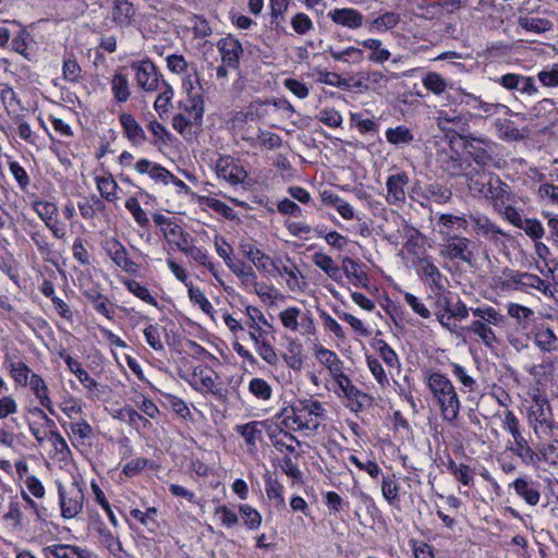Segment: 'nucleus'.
<instances>
[{"mask_svg": "<svg viewBox=\"0 0 558 558\" xmlns=\"http://www.w3.org/2000/svg\"><path fill=\"white\" fill-rule=\"evenodd\" d=\"M158 92L159 94L154 102V108L159 117L162 118L163 114L168 113L169 111L174 92L172 86L167 81L161 84V87Z\"/></svg>", "mask_w": 558, "mask_h": 558, "instance_id": "338daca9", "label": "nucleus"}, {"mask_svg": "<svg viewBox=\"0 0 558 558\" xmlns=\"http://www.w3.org/2000/svg\"><path fill=\"white\" fill-rule=\"evenodd\" d=\"M283 226L291 235L304 241L312 239L314 234H316L317 236L323 235L322 230L314 229L312 226H310L307 222L303 220L288 219L284 221Z\"/></svg>", "mask_w": 558, "mask_h": 558, "instance_id": "864d4df0", "label": "nucleus"}, {"mask_svg": "<svg viewBox=\"0 0 558 558\" xmlns=\"http://www.w3.org/2000/svg\"><path fill=\"white\" fill-rule=\"evenodd\" d=\"M501 289L506 291H521L531 293L538 291L548 296L553 294L549 281L542 279L539 276L520 270L508 269L504 271L501 279Z\"/></svg>", "mask_w": 558, "mask_h": 558, "instance_id": "9b49d317", "label": "nucleus"}, {"mask_svg": "<svg viewBox=\"0 0 558 558\" xmlns=\"http://www.w3.org/2000/svg\"><path fill=\"white\" fill-rule=\"evenodd\" d=\"M328 17L336 24L351 29L363 25L364 16L355 9H333L328 12Z\"/></svg>", "mask_w": 558, "mask_h": 558, "instance_id": "4c0bfd02", "label": "nucleus"}, {"mask_svg": "<svg viewBox=\"0 0 558 558\" xmlns=\"http://www.w3.org/2000/svg\"><path fill=\"white\" fill-rule=\"evenodd\" d=\"M26 387L31 389L43 408H45L50 414H56L53 403L49 395V388L40 375L32 374Z\"/></svg>", "mask_w": 558, "mask_h": 558, "instance_id": "58836bf2", "label": "nucleus"}, {"mask_svg": "<svg viewBox=\"0 0 558 558\" xmlns=\"http://www.w3.org/2000/svg\"><path fill=\"white\" fill-rule=\"evenodd\" d=\"M94 180L102 199L108 203H116L119 199L118 191L120 187L111 173L96 174Z\"/></svg>", "mask_w": 558, "mask_h": 558, "instance_id": "37998d69", "label": "nucleus"}, {"mask_svg": "<svg viewBox=\"0 0 558 558\" xmlns=\"http://www.w3.org/2000/svg\"><path fill=\"white\" fill-rule=\"evenodd\" d=\"M313 263L315 266L320 268L328 277L332 280H339L341 278V269L335 263V260L323 252H316L313 255Z\"/></svg>", "mask_w": 558, "mask_h": 558, "instance_id": "4d7b16f0", "label": "nucleus"}, {"mask_svg": "<svg viewBox=\"0 0 558 558\" xmlns=\"http://www.w3.org/2000/svg\"><path fill=\"white\" fill-rule=\"evenodd\" d=\"M135 85L145 93H155L166 82L157 65L147 57L132 60L129 64Z\"/></svg>", "mask_w": 558, "mask_h": 558, "instance_id": "4468645a", "label": "nucleus"}, {"mask_svg": "<svg viewBox=\"0 0 558 558\" xmlns=\"http://www.w3.org/2000/svg\"><path fill=\"white\" fill-rule=\"evenodd\" d=\"M41 417L46 421L47 426L50 428L46 434V439L50 442L53 448L54 457L59 461H66L71 457L70 447L64 439V437L57 429L56 423L53 420L49 418L47 414L43 410H38Z\"/></svg>", "mask_w": 558, "mask_h": 558, "instance_id": "7c9ffc66", "label": "nucleus"}, {"mask_svg": "<svg viewBox=\"0 0 558 558\" xmlns=\"http://www.w3.org/2000/svg\"><path fill=\"white\" fill-rule=\"evenodd\" d=\"M61 517L63 519L76 518L84 507V490L81 483L73 478L70 483L56 481Z\"/></svg>", "mask_w": 558, "mask_h": 558, "instance_id": "f8f14e48", "label": "nucleus"}, {"mask_svg": "<svg viewBox=\"0 0 558 558\" xmlns=\"http://www.w3.org/2000/svg\"><path fill=\"white\" fill-rule=\"evenodd\" d=\"M501 427L509 432L513 438V446L510 449L518 456H523L531 451L530 446L520 428L518 416L510 410L504 412Z\"/></svg>", "mask_w": 558, "mask_h": 558, "instance_id": "bb28decb", "label": "nucleus"}, {"mask_svg": "<svg viewBox=\"0 0 558 558\" xmlns=\"http://www.w3.org/2000/svg\"><path fill=\"white\" fill-rule=\"evenodd\" d=\"M184 379L192 389L206 398L221 403L228 400L229 390L221 376L204 363L195 365Z\"/></svg>", "mask_w": 558, "mask_h": 558, "instance_id": "0eeeda50", "label": "nucleus"}, {"mask_svg": "<svg viewBox=\"0 0 558 558\" xmlns=\"http://www.w3.org/2000/svg\"><path fill=\"white\" fill-rule=\"evenodd\" d=\"M181 253L189 258L192 265L199 268L202 274L208 271L217 282L222 283L223 270L220 264L214 262V258L207 248L197 246L195 244V239H193L185 247H182Z\"/></svg>", "mask_w": 558, "mask_h": 558, "instance_id": "f3484780", "label": "nucleus"}, {"mask_svg": "<svg viewBox=\"0 0 558 558\" xmlns=\"http://www.w3.org/2000/svg\"><path fill=\"white\" fill-rule=\"evenodd\" d=\"M465 104L474 110H480L487 117L495 116L500 111L508 110V107L501 104L486 102L473 94H465Z\"/></svg>", "mask_w": 558, "mask_h": 558, "instance_id": "bf43d9fd", "label": "nucleus"}, {"mask_svg": "<svg viewBox=\"0 0 558 558\" xmlns=\"http://www.w3.org/2000/svg\"><path fill=\"white\" fill-rule=\"evenodd\" d=\"M518 23L523 29L535 34L550 31L554 26L549 20L532 15L520 16Z\"/></svg>", "mask_w": 558, "mask_h": 558, "instance_id": "e2e57ef3", "label": "nucleus"}, {"mask_svg": "<svg viewBox=\"0 0 558 558\" xmlns=\"http://www.w3.org/2000/svg\"><path fill=\"white\" fill-rule=\"evenodd\" d=\"M137 10L129 0H112L111 19L112 22L121 27H131L136 23Z\"/></svg>", "mask_w": 558, "mask_h": 558, "instance_id": "2f4dec72", "label": "nucleus"}, {"mask_svg": "<svg viewBox=\"0 0 558 558\" xmlns=\"http://www.w3.org/2000/svg\"><path fill=\"white\" fill-rule=\"evenodd\" d=\"M45 551L54 558H90L92 556L87 549L66 544L47 546Z\"/></svg>", "mask_w": 558, "mask_h": 558, "instance_id": "09e8293b", "label": "nucleus"}, {"mask_svg": "<svg viewBox=\"0 0 558 558\" xmlns=\"http://www.w3.org/2000/svg\"><path fill=\"white\" fill-rule=\"evenodd\" d=\"M275 418L287 429L300 430L305 435H314L326 418V409L313 397L295 399L291 405L282 409Z\"/></svg>", "mask_w": 558, "mask_h": 558, "instance_id": "f257e3e1", "label": "nucleus"}, {"mask_svg": "<svg viewBox=\"0 0 558 558\" xmlns=\"http://www.w3.org/2000/svg\"><path fill=\"white\" fill-rule=\"evenodd\" d=\"M266 427V421H251L245 424L235 425L234 430L242 437L246 452L250 454L257 452L258 445L263 442Z\"/></svg>", "mask_w": 558, "mask_h": 558, "instance_id": "393cba45", "label": "nucleus"}, {"mask_svg": "<svg viewBox=\"0 0 558 558\" xmlns=\"http://www.w3.org/2000/svg\"><path fill=\"white\" fill-rule=\"evenodd\" d=\"M248 391L259 401H269L272 397V387L270 384L259 377H254L248 381Z\"/></svg>", "mask_w": 558, "mask_h": 558, "instance_id": "774afa93", "label": "nucleus"}, {"mask_svg": "<svg viewBox=\"0 0 558 558\" xmlns=\"http://www.w3.org/2000/svg\"><path fill=\"white\" fill-rule=\"evenodd\" d=\"M439 254L445 259L458 260L470 264L474 257V243L461 235L441 236Z\"/></svg>", "mask_w": 558, "mask_h": 558, "instance_id": "6ab92c4d", "label": "nucleus"}, {"mask_svg": "<svg viewBox=\"0 0 558 558\" xmlns=\"http://www.w3.org/2000/svg\"><path fill=\"white\" fill-rule=\"evenodd\" d=\"M507 313L511 318L515 319L517 324L524 330L529 328L531 322H535L533 320L534 311L518 303H509Z\"/></svg>", "mask_w": 558, "mask_h": 558, "instance_id": "6e6d98bb", "label": "nucleus"}, {"mask_svg": "<svg viewBox=\"0 0 558 558\" xmlns=\"http://www.w3.org/2000/svg\"><path fill=\"white\" fill-rule=\"evenodd\" d=\"M470 221L473 223L474 231L488 240H499L506 236V233L494 223L487 216L480 213L470 214Z\"/></svg>", "mask_w": 558, "mask_h": 558, "instance_id": "c9c22d12", "label": "nucleus"}, {"mask_svg": "<svg viewBox=\"0 0 558 558\" xmlns=\"http://www.w3.org/2000/svg\"><path fill=\"white\" fill-rule=\"evenodd\" d=\"M271 274L280 276L291 292H301L305 287L304 277L298 265L290 258H276Z\"/></svg>", "mask_w": 558, "mask_h": 558, "instance_id": "4be33fe9", "label": "nucleus"}, {"mask_svg": "<svg viewBox=\"0 0 558 558\" xmlns=\"http://www.w3.org/2000/svg\"><path fill=\"white\" fill-rule=\"evenodd\" d=\"M450 369L456 380L460 384V389L463 393L480 395V384L466 367L458 363H450Z\"/></svg>", "mask_w": 558, "mask_h": 558, "instance_id": "a19ab883", "label": "nucleus"}, {"mask_svg": "<svg viewBox=\"0 0 558 558\" xmlns=\"http://www.w3.org/2000/svg\"><path fill=\"white\" fill-rule=\"evenodd\" d=\"M425 384L430 395V402L441 420L454 426L460 417L462 401L450 378L440 371L425 372Z\"/></svg>", "mask_w": 558, "mask_h": 558, "instance_id": "f03ea898", "label": "nucleus"}, {"mask_svg": "<svg viewBox=\"0 0 558 558\" xmlns=\"http://www.w3.org/2000/svg\"><path fill=\"white\" fill-rule=\"evenodd\" d=\"M7 369L13 383L19 387H26L32 374V369L22 361H15L10 357L5 359Z\"/></svg>", "mask_w": 558, "mask_h": 558, "instance_id": "49530a36", "label": "nucleus"}, {"mask_svg": "<svg viewBox=\"0 0 558 558\" xmlns=\"http://www.w3.org/2000/svg\"><path fill=\"white\" fill-rule=\"evenodd\" d=\"M385 136L388 143L396 146L409 145L414 140L412 131L405 125L387 129Z\"/></svg>", "mask_w": 558, "mask_h": 558, "instance_id": "052dcab7", "label": "nucleus"}, {"mask_svg": "<svg viewBox=\"0 0 558 558\" xmlns=\"http://www.w3.org/2000/svg\"><path fill=\"white\" fill-rule=\"evenodd\" d=\"M124 206L138 227L143 229H147L149 227L148 215L142 208L137 196H130L129 198H126Z\"/></svg>", "mask_w": 558, "mask_h": 558, "instance_id": "69168bd1", "label": "nucleus"}, {"mask_svg": "<svg viewBox=\"0 0 558 558\" xmlns=\"http://www.w3.org/2000/svg\"><path fill=\"white\" fill-rule=\"evenodd\" d=\"M400 485L395 475H385L381 478V494L385 500L392 507L400 505Z\"/></svg>", "mask_w": 558, "mask_h": 558, "instance_id": "13d9d810", "label": "nucleus"}, {"mask_svg": "<svg viewBox=\"0 0 558 558\" xmlns=\"http://www.w3.org/2000/svg\"><path fill=\"white\" fill-rule=\"evenodd\" d=\"M534 344L543 353L558 351V335L546 322H534L530 330Z\"/></svg>", "mask_w": 558, "mask_h": 558, "instance_id": "b1692460", "label": "nucleus"}, {"mask_svg": "<svg viewBox=\"0 0 558 558\" xmlns=\"http://www.w3.org/2000/svg\"><path fill=\"white\" fill-rule=\"evenodd\" d=\"M203 105V97H193V102L185 106V112L177 113L172 118L173 129L178 133L184 134L192 126L193 122H197L202 119L204 113Z\"/></svg>", "mask_w": 558, "mask_h": 558, "instance_id": "a878e982", "label": "nucleus"}, {"mask_svg": "<svg viewBox=\"0 0 558 558\" xmlns=\"http://www.w3.org/2000/svg\"><path fill=\"white\" fill-rule=\"evenodd\" d=\"M441 236L454 235V230H466L469 220L464 216H456L452 214H441L438 217Z\"/></svg>", "mask_w": 558, "mask_h": 558, "instance_id": "8fccbe9b", "label": "nucleus"}, {"mask_svg": "<svg viewBox=\"0 0 558 558\" xmlns=\"http://www.w3.org/2000/svg\"><path fill=\"white\" fill-rule=\"evenodd\" d=\"M120 282L123 287L131 293L133 296L142 301L143 303L150 305L153 307H160V295H159V286L154 283L149 284L147 282H143L132 277H122Z\"/></svg>", "mask_w": 558, "mask_h": 558, "instance_id": "412c9836", "label": "nucleus"}, {"mask_svg": "<svg viewBox=\"0 0 558 558\" xmlns=\"http://www.w3.org/2000/svg\"><path fill=\"white\" fill-rule=\"evenodd\" d=\"M414 265L416 267L418 277L422 279L424 284L429 289V295H434L448 288V278L436 266L432 256L426 255L418 257L414 262Z\"/></svg>", "mask_w": 558, "mask_h": 558, "instance_id": "a211bd4d", "label": "nucleus"}, {"mask_svg": "<svg viewBox=\"0 0 558 558\" xmlns=\"http://www.w3.org/2000/svg\"><path fill=\"white\" fill-rule=\"evenodd\" d=\"M342 270L348 278L349 282L357 288H367L369 278L367 272L364 270V265L350 258L345 257L342 260Z\"/></svg>", "mask_w": 558, "mask_h": 558, "instance_id": "ea45409f", "label": "nucleus"}, {"mask_svg": "<svg viewBox=\"0 0 558 558\" xmlns=\"http://www.w3.org/2000/svg\"><path fill=\"white\" fill-rule=\"evenodd\" d=\"M530 114L533 120L538 121V124H553L557 119L558 110L551 99H543L532 108Z\"/></svg>", "mask_w": 558, "mask_h": 558, "instance_id": "c03bdc74", "label": "nucleus"}, {"mask_svg": "<svg viewBox=\"0 0 558 558\" xmlns=\"http://www.w3.org/2000/svg\"><path fill=\"white\" fill-rule=\"evenodd\" d=\"M400 23V14L396 12H385L374 19L369 24V32L383 33L395 28Z\"/></svg>", "mask_w": 558, "mask_h": 558, "instance_id": "0e129e2a", "label": "nucleus"}, {"mask_svg": "<svg viewBox=\"0 0 558 558\" xmlns=\"http://www.w3.org/2000/svg\"><path fill=\"white\" fill-rule=\"evenodd\" d=\"M68 427L70 440L75 448L90 445L94 438V429L86 420H73L69 423Z\"/></svg>", "mask_w": 558, "mask_h": 558, "instance_id": "f704fd0d", "label": "nucleus"}, {"mask_svg": "<svg viewBox=\"0 0 558 558\" xmlns=\"http://www.w3.org/2000/svg\"><path fill=\"white\" fill-rule=\"evenodd\" d=\"M31 207L54 239L61 241L66 239V226L59 220V207L54 202L37 197L32 201Z\"/></svg>", "mask_w": 558, "mask_h": 558, "instance_id": "2eb2a0df", "label": "nucleus"}, {"mask_svg": "<svg viewBox=\"0 0 558 558\" xmlns=\"http://www.w3.org/2000/svg\"><path fill=\"white\" fill-rule=\"evenodd\" d=\"M331 388L330 390L341 400H343L344 405L352 412H360L365 407V402L368 399V396L361 391L355 385L352 383L351 378L344 373V371L339 372V374L332 376L331 378Z\"/></svg>", "mask_w": 558, "mask_h": 558, "instance_id": "ddd939ff", "label": "nucleus"}, {"mask_svg": "<svg viewBox=\"0 0 558 558\" xmlns=\"http://www.w3.org/2000/svg\"><path fill=\"white\" fill-rule=\"evenodd\" d=\"M48 509L39 501L33 499L25 489H21L17 496L10 499L8 511L3 520L10 522L14 529L26 530L33 525L46 522Z\"/></svg>", "mask_w": 558, "mask_h": 558, "instance_id": "39448f33", "label": "nucleus"}, {"mask_svg": "<svg viewBox=\"0 0 558 558\" xmlns=\"http://www.w3.org/2000/svg\"><path fill=\"white\" fill-rule=\"evenodd\" d=\"M274 336L271 337H263L258 340L252 341L256 353L260 356V359L266 362L270 366H277L279 363V355L275 345L271 342Z\"/></svg>", "mask_w": 558, "mask_h": 558, "instance_id": "3c124183", "label": "nucleus"}, {"mask_svg": "<svg viewBox=\"0 0 558 558\" xmlns=\"http://www.w3.org/2000/svg\"><path fill=\"white\" fill-rule=\"evenodd\" d=\"M313 352L317 362L327 369L330 378L339 374V372L344 371V362L335 351L320 343H316L313 348Z\"/></svg>", "mask_w": 558, "mask_h": 558, "instance_id": "72a5a7b5", "label": "nucleus"}, {"mask_svg": "<svg viewBox=\"0 0 558 558\" xmlns=\"http://www.w3.org/2000/svg\"><path fill=\"white\" fill-rule=\"evenodd\" d=\"M119 122L122 129L123 136L133 146H142L143 144L146 143V133L132 113H121L119 116Z\"/></svg>", "mask_w": 558, "mask_h": 558, "instance_id": "473e14b6", "label": "nucleus"}, {"mask_svg": "<svg viewBox=\"0 0 558 558\" xmlns=\"http://www.w3.org/2000/svg\"><path fill=\"white\" fill-rule=\"evenodd\" d=\"M215 171L219 179L225 180L231 185L241 184L247 178V172L240 159L230 155L220 156L217 159Z\"/></svg>", "mask_w": 558, "mask_h": 558, "instance_id": "5701e85b", "label": "nucleus"}, {"mask_svg": "<svg viewBox=\"0 0 558 558\" xmlns=\"http://www.w3.org/2000/svg\"><path fill=\"white\" fill-rule=\"evenodd\" d=\"M100 245L111 262L122 271L130 275L138 272L140 265L130 257L128 248L117 236L104 239Z\"/></svg>", "mask_w": 558, "mask_h": 558, "instance_id": "aec40b11", "label": "nucleus"}, {"mask_svg": "<svg viewBox=\"0 0 558 558\" xmlns=\"http://www.w3.org/2000/svg\"><path fill=\"white\" fill-rule=\"evenodd\" d=\"M474 160L477 167L466 173L469 189L474 195L492 199L494 207L498 208L505 204L508 185L497 175L484 169V166L492 160L488 155L476 154Z\"/></svg>", "mask_w": 558, "mask_h": 558, "instance_id": "7ed1b4c3", "label": "nucleus"}, {"mask_svg": "<svg viewBox=\"0 0 558 558\" xmlns=\"http://www.w3.org/2000/svg\"><path fill=\"white\" fill-rule=\"evenodd\" d=\"M471 312L474 319L466 328L468 332L480 340L489 351H497L501 340L497 336L495 328H502L505 326L506 316L497 308L487 304L471 308Z\"/></svg>", "mask_w": 558, "mask_h": 558, "instance_id": "20e7f679", "label": "nucleus"}, {"mask_svg": "<svg viewBox=\"0 0 558 558\" xmlns=\"http://www.w3.org/2000/svg\"><path fill=\"white\" fill-rule=\"evenodd\" d=\"M62 77L69 83H78L82 78V68L72 52H66L63 56Z\"/></svg>", "mask_w": 558, "mask_h": 558, "instance_id": "5fc2aeb1", "label": "nucleus"}, {"mask_svg": "<svg viewBox=\"0 0 558 558\" xmlns=\"http://www.w3.org/2000/svg\"><path fill=\"white\" fill-rule=\"evenodd\" d=\"M429 299L433 301L437 320L450 331L457 328V322H461L469 316L470 310L465 303L448 288L429 295Z\"/></svg>", "mask_w": 558, "mask_h": 558, "instance_id": "6e6552de", "label": "nucleus"}, {"mask_svg": "<svg viewBox=\"0 0 558 558\" xmlns=\"http://www.w3.org/2000/svg\"><path fill=\"white\" fill-rule=\"evenodd\" d=\"M276 426L270 427L267 430L268 437L272 444V446L280 452L295 453L296 447L300 446V441L292 434L293 429H287L283 425L277 423L275 418Z\"/></svg>", "mask_w": 558, "mask_h": 558, "instance_id": "c756f323", "label": "nucleus"}, {"mask_svg": "<svg viewBox=\"0 0 558 558\" xmlns=\"http://www.w3.org/2000/svg\"><path fill=\"white\" fill-rule=\"evenodd\" d=\"M265 492L277 510L286 509L284 486L277 478L271 475L265 477Z\"/></svg>", "mask_w": 558, "mask_h": 558, "instance_id": "de8ad7c7", "label": "nucleus"}, {"mask_svg": "<svg viewBox=\"0 0 558 558\" xmlns=\"http://www.w3.org/2000/svg\"><path fill=\"white\" fill-rule=\"evenodd\" d=\"M59 408L62 413L72 421L83 413V404L81 399L74 397L68 391H65L61 397Z\"/></svg>", "mask_w": 558, "mask_h": 558, "instance_id": "680f3d73", "label": "nucleus"}, {"mask_svg": "<svg viewBox=\"0 0 558 558\" xmlns=\"http://www.w3.org/2000/svg\"><path fill=\"white\" fill-rule=\"evenodd\" d=\"M217 48L225 65L232 70L239 68L244 50L238 38L231 35L222 37L218 40Z\"/></svg>", "mask_w": 558, "mask_h": 558, "instance_id": "cd10ccee", "label": "nucleus"}, {"mask_svg": "<svg viewBox=\"0 0 558 558\" xmlns=\"http://www.w3.org/2000/svg\"><path fill=\"white\" fill-rule=\"evenodd\" d=\"M243 318L233 314H223L222 320L231 333L238 339L247 331L252 341L263 337H271L274 326L268 322L262 310L254 305H246L242 312Z\"/></svg>", "mask_w": 558, "mask_h": 558, "instance_id": "423d86ee", "label": "nucleus"}, {"mask_svg": "<svg viewBox=\"0 0 558 558\" xmlns=\"http://www.w3.org/2000/svg\"><path fill=\"white\" fill-rule=\"evenodd\" d=\"M95 530L99 544L105 547L113 558H124L125 551L122 548L121 542L105 523H97Z\"/></svg>", "mask_w": 558, "mask_h": 558, "instance_id": "e433bc0d", "label": "nucleus"}, {"mask_svg": "<svg viewBox=\"0 0 558 558\" xmlns=\"http://www.w3.org/2000/svg\"><path fill=\"white\" fill-rule=\"evenodd\" d=\"M110 88L113 99L119 104L126 102L131 97V87L128 75L121 70L116 71L112 75L110 80Z\"/></svg>", "mask_w": 558, "mask_h": 558, "instance_id": "a18cd8bd", "label": "nucleus"}, {"mask_svg": "<svg viewBox=\"0 0 558 558\" xmlns=\"http://www.w3.org/2000/svg\"><path fill=\"white\" fill-rule=\"evenodd\" d=\"M326 52L337 62L360 64L364 60L363 50L352 46L342 50L330 46Z\"/></svg>", "mask_w": 558, "mask_h": 558, "instance_id": "603ef678", "label": "nucleus"}, {"mask_svg": "<svg viewBox=\"0 0 558 558\" xmlns=\"http://www.w3.org/2000/svg\"><path fill=\"white\" fill-rule=\"evenodd\" d=\"M278 319L282 328L293 335L311 338L317 333L315 317L310 310H301L295 305L287 306L279 312Z\"/></svg>", "mask_w": 558, "mask_h": 558, "instance_id": "9d476101", "label": "nucleus"}, {"mask_svg": "<svg viewBox=\"0 0 558 558\" xmlns=\"http://www.w3.org/2000/svg\"><path fill=\"white\" fill-rule=\"evenodd\" d=\"M154 223L159 228L166 242L178 251H182L194 238L172 217L160 213L151 216Z\"/></svg>", "mask_w": 558, "mask_h": 558, "instance_id": "dca6fc26", "label": "nucleus"}, {"mask_svg": "<svg viewBox=\"0 0 558 558\" xmlns=\"http://www.w3.org/2000/svg\"><path fill=\"white\" fill-rule=\"evenodd\" d=\"M410 182L404 171L390 174L386 181V201L389 205L401 207L407 199L405 187Z\"/></svg>", "mask_w": 558, "mask_h": 558, "instance_id": "c85d7f7f", "label": "nucleus"}, {"mask_svg": "<svg viewBox=\"0 0 558 558\" xmlns=\"http://www.w3.org/2000/svg\"><path fill=\"white\" fill-rule=\"evenodd\" d=\"M515 494L521 497L527 505L536 506L541 499V493L537 484L531 480L520 477L510 484Z\"/></svg>", "mask_w": 558, "mask_h": 558, "instance_id": "79ce46f5", "label": "nucleus"}, {"mask_svg": "<svg viewBox=\"0 0 558 558\" xmlns=\"http://www.w3.org/2000/svg\"><path fill=\"white\" fill-rule=\"evenodd\" d=\"M527 420L535 434H548L554 429V415L547 395L541 388L532 389Z\"/></svg>", "mask_w": 558, "mask_h": 558, "instance_id": "1a4fd4ad", "label": "nucleus"}]
</instances>
